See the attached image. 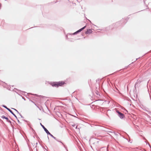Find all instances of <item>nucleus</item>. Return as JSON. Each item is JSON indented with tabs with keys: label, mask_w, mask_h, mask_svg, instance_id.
<instances>
[{
	"label": "nucleus",
	"mask_w": 151,
	"mask_h": 151,
	"mask_svg": "<svg viewBox=\"0 0 151 151\" xmlns=\"http://www.w3.org/2000/svg\"><path fill=\"white\" fill-rule=\"evenodd\" d=\"M50 84L53 87L58 88L59 86H63L65 84H66V83L65 81H61L59 82L51 83Z\"/></svg>",
	"instance_id": "f257e3e1"
},
{
	"label": "nucleus",
	"mask_w": 151,
	"mask_h": 151,
	"mask_svg": "<svg viewBox=\"0 0 151 151\" xmlns=\"http://www.w3.org/2000/svg\"><path fill=\"white\" fill-rule=\"evenodd\" d=\"M116 112L118 114L119 116L121 118H123L124 117V115L123 114L120 112L119 111H117Z\"/></svg>",
	"instance_id": "f03ea898"
},
{
	"label": "nucleus",
	"mask_w": 151,
	"mask_h": 151,
	"mask_svg": "<svg viewBox=\"0 0 151 151\" xmlns=\"http://www.w3.org/2000/svg\"><path fill=\"white\" fill-rule=\"evenodd\" d=\"M93 31L92 29H87V31L85 32V33L86 34H90L92 33Z\"/></svg>",
	"instance_id": "7ed1b4c3"
},
{
	"label": "nucleus",
	"mask_w": 151,
	"mask_h": 151,
	"mask_svg": "<svg viewBox=\"0 0 151 151\" xmlns=\"http://www.w3.org/2000/svg\"><path fill=\"white\" fill-rule=\"evenodd\" d=\"M41 124L42 127H43V128L44 129L46 132L47 133V134H51L49 132L48 130L43 125H42L41 123Z\"/></svg>",
	"instance_id": "20e7f679"
},
{
	"label": "nucleus",
	"mask_w": 151,
	"mask_h": 151,
	"mask_svg": "<svg viewBox=\"0 0 151 151\" xmlns=\"http://www.w3.org/2000/svg\"><path fill=\"white\" fill-rule=\"evenodd\" d=\"M86 26H84V27H83L81 28V29H79V30H78V31H77L76 32H75L74 34H76V33H78V32H81V31H82L83 30V29H84L85 28H86Z\"/></svg>",
	"instance_id": "39448f33"
},
{
	"label": "nucleus",
	"mask_w": 151,
	"mask_h": 151,
	"mask_svg": "<svg viewBox=\"0 0 151 151\" xmlns=\"http://www.w3.org/2000/svg\"><path fill=\"white\" fill-rule=\"evenodd\" d=\"M1 117L2 118H3V119H5L8 120V118L7 117H5L4 116H2Z\"/></svg>",
	"instance_id": "423d86ee"
},
{
	"label": "nucleus",
	"mask_w": 151,
	"mask_h": 151,
	"mask_svg": "<svg viewBox=\"0 0 151 151\" xmlns=\"http://www.w3.org/2000/svg\"><path fill=\"white\" fill-rule=\"evenodd\" d=\"M7 109L9 110L11 113H12V114L13 115H14V114H13V112H12V111L9 108H7Z\"/></svg>",
	"instance_id": "0eeeda50"
},
{
	"label": "nucleus",
	"mask_w": 151,
	"mask_h": 151,
	"mask_svg": "<svg viewBox=\"0 0 151 151\" xmlns=\"http://www.w3.org/2000/svg\"><path fill=\"white\" fill-rule=\"evenodd\" d=\"M5 108H6L7 109V108L6 106H4Z\"/></svg>",
	"instance_id": "6e6552de"
},
{
	"label": "nucleus",
	"mask_w": 151,
	"mask_h": 151,
	"mask_svg": "<svg viewBox=\"0 0 151 151\" xmlns=\"http://www.w3.org/2000/svg\"><path fill=\"white\" fill-rule=\"evenodd\" d=\"M14 109V110H16V111H17L15 109Z\"/></svg>",
	"instance_id": "1a4fd4ad"
}]
</instances>
